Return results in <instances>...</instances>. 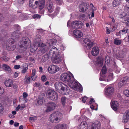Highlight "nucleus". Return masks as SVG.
<instances>
[{
	"label": "nucleus",
	"mask_w": 129,
	"mask_h": 129,
	"mask_svg": "<svg viewBox=\"0 0 129 129\" xmlns=\"http://www.w3.org/2000/svg\"><path fill=\"white\" fill-rule=\"evenodd\" d=\"M59 52L57 48L54 47L52 48L50 50V55H51V58L53 59V61L57 63L60 62L62 58L59 55Z\"/></svg>",
	"instance_id": "obj_1"
},
{
	"label": "nucleus",
	"mask_w": 129,
	"mask_h": 129,
	"mask_svg": "<svg viewBox=\"0 0 129 129\" xmlns=\"http://www.w3.org/2000/svg\"><path fill=\"white\" fill-rule=\"evenodd\" d=\"M47 96L49 100L52 101H56L58 99L57 93L54 90L51 89L47 91Z\"/></svg>",
	"instance_id": "obj_2"
},
{
	"label": "nucleus",
	"mask_w": 129,
	"mask_h": 129,
	"mask_svg": "<svg viewBox=\"0 0 129 129\" xmlns=\"http://www.w3.org/2000/svg\"><path fill=\"white\" fill-rule=\"evenodd\" d=\"M60 79L63 82L69 83L73 79V76L68 73H64L61 74L60 77Z\"/></svg>",
	"instance_id": "obj_3"
},
{
	"label": "nucleus",
	"mask_w": 129,
	"mask_h": 129,
	"mask_svg": "<svg viewBox=\"0 0 129 129\" xmlns=\"http://www.w3.org/2000/svg\"><path fill=\"white\" fill-rule=\"evenodd\" d=\"M69 86L72 88H74L76 90H82V87L81 85L78 82L74 80L71 81L69 83Z\"/></svg>",
	"instance_id": "obj_4"
},
{
	"label": "nucleus",
	"mask_w": 129,
	"mask_h": 129,
	"mask_svg": "<svg viewBox=\"0 0 129 129\" xmlns=\"http://www.w3.org/2000/svg\"><path fill=\"white\" fill-rule=\"evenodd\" d=\"M14 40L12 39L8 40L6 42V48L7 49L10 51H13L16 48L15 45H14Z\"/></svg>",
	"instance_id": "obj_5"
},
{
	"label": "nucleus",
	"mask_w": 129,
	"mask_h": 129,
	"mask_svg": "<svg viewBox=\"0 0 129 129\" xmlns=\"http://www.w3.org/2000/svg\"><path fill=\"white\" fill-rule=\"evenodd\" d=\"M83 23L80 21H74L71 23L72 27L73 28H80L82 27Z\"/></svg>",
	"instance_id": "obj_6"
},
{
	"label": "nucleus",
	"mask_w": 129,
	"mask_h": 129,
	"mask_svg": "<svg viewBox=\"0 0 129 129\" xmlns=\"http://www.w3.org/2000/svg\"><path fill=\"white\" fill-rule=\"evenodd\" d=\"M22 41L21 43V44L20 46V47L23 48L25 49H26L30 42V40L29 39L26 37H23L22 38Z\"/></svg>",
	"instance_id": "obj_7"
},
{
	"label": "nucleus",
	"mask_w": 129,
	"mask_h": 129,
	"mask_svg": "<svg viewBox=\"0 0 129 129\" xmlns=\"http://www.w3.org/2000/svg\"><path fill=\"white\" fill-rule=\"evenodd\" d=\"M54 86L57 90H61L66 87V85L61 82L58 81L55 83Z\"/></svg>",
	"instance_id": "obj_8"
},
{
	"label": "nucleus",
	"mask_w": 129,
	"mask_h": 129,
	"mask_svg": "<svg viewBox=\"0 0 129 129\" xmlns=\"http://www.w3.org/2000/svg\"><path fill=\"white\" fill-rule=\"evenodd\" d=\"M48 70L49 73L53 74L59 70L57 66L50 65L48 67Z\"/></svg>",
	"instance_id": "obj_9"
},
{
	"label": "nucleus",
	"mask_w": 129,
	"mask_h": 129,
	"mask_svg": "<svg viewBox=\"0 0 129 129\" xmlns=\"http://www.w3.org/2000/svg\"><path fill=\"white\" fill-rule=\"evenodd\" d=\"M106 94L109 97L110 99L111 98V96L113 94V87L112 85H109L107 87L105 91Z\"/></svg>",
	"instance_id": "obj_10"
},
{
	"label": "nucleus",
	"mask_w": 129,
	"mask_h": 129,
	"mask_svg": "<svg viewBox=\"0 0 129 129\" xmlns=\"http://www.w3.org/2000/svg\"><path fill=\"white\" fill-rule=\"evenodd\" d=\"M128 78V77L127 76L122 78L118 83V87L120 88L122 86H124L126 83Z\"/></svg>",
	"instance_id": "obj_11"
},
{
	"label": "nucleus",
	"mask_w": 129,
	"mask_h": 129,
	"mask_svg": "<svg viewBox=\"0 0 129 129\" xmlns=\"http://www.w3.org/2000/svg\"><path fill=\"white\" fill-rule=\"evenodd\" d=\"M56 104L52 102H49L47 107V110L48 111H51L55 109L56 106Z\"/></svg>",
	"instance_id": "obj_12"
},
{
	"label": "nucleus",
	"mask_w": 129,
	"mask_h": 129,
	"mask_svg": "<svg viewBox=\"0 0 129 129\" xmlns=\"http://www.w3.org/2000/svg\"><path fill=\"white\" fill-rule=\"evenodd\" d=\"M54 129H69L68 125L65 124H58L56 125Z\"/></svg>",
	"instance_id": "obj_13"
},
{
	"label": "nucleus",
	"mask_w": 129,
	"mask_h": 129,
	"mask_svg": "<svg viewBox=\"0 0 129 129\" xmlns=\"http://www.w3.org/2000/svg\"><path fill=\"white\" fill-rule=\"evenodd\" d=\"M101 123L100 121H95L93 123L90 129H100Z\"/></svg>",
	"instance_id": "obj_14"
},
{
	"label": "nucleus",
	"mask_w": 129,
	"mask_h": 129,
	"mask_svg": "<svg viewBox=\"0 0 129 129\" xmlns=\"http://www.w3.org/2000/svg\"><path fill=\"white\" fill-rule=\"evenodd\" d=\"M79 11L82 12L85 11L88 9L87 4L85 3H83L80 5L79 6Z\"/></svg>",
	"instance_id": "obj_15"
},
{
	"label": "nucleus",
	"mask_w": 129,
	"mask_h": 129,
	"mask_svg": "<svg viewBox=\"0 0 129 129\" xmlns=\"http://www.w3.org/2000/svg\"><path fill=\"white\" fill-rule=\"evenodd\" d=\"M74 36L76 38H80L83 35L82 32L80 30H75L73 31Z\"/></svg>",
	"instance_id": "obj_16"
},
{
	"label": "nucleus",
	"mask_w": 129,
	"mask_h": 129,
	"mask_svg": "<svg viewBox=\"0 0 129 129\" xmlns=\"http://www.w3.org/2000/svg\"><path fill=\"white\" fill-rule=\"evenodd\" d=\"M45 4V0H38V4L37 5L40 10H42L44 7Z\"/></svg>",
	"instance_id": "obj_17"
},
{
	"label": "nucleus",
	"mask_w": 129,
	"mask_h": 129,
	"mask_svg": "<svg viewBox=\"0 0 129 129\" xmlns=\"http://www.w3.org/2000/svg\"><path fill=\"white\" fill-rule=\"evenodd\" d=\"M83 42L85 44L87 45V46L89 48L93 45V43L91 42L88 38H85L83 40Z\"/></svg>",
	"instance_id": "obj_18"
},
{
	"label": "nucleus",
	"mask_w": 129,
	"mask_h": 129,
	"mask_svg": "<svg viewBox=\"0 0 129 129\" xmlns=\"http://www.w3.org/2000/svg\"><path fill=\"white\" fill-rule=\"evenodd\" d=\"M99 51L98 48L97 47H94L92 49L91 54L94 56H96L99 54Z\"/></svg>",
	"instance_id": "obj_19"
},
{
	"label": "nucleus",
	"mask_w": 129,
	"mask_h": 129,
	"mask_svg": "<svg viewBox=\"0 0 129 129\" xmlns=\"http://www.w3.org/2000/svg\"><path fill=\"white\" fill-rule=\"evenodd\" d=\"M38 4V0H30L29 2V6L31 8H34Z\"/></svg>",
	"instance_id": "obj_20"
},
{
	"label": "nucleus",
	"mask_w": 129,
	"mask_h": 129,
	"mask_svg": "<svg viewBox=\"0 0 129 129\" xmlns=\"http://www.w3.org/2000/svg\"><path fill=\"white\" fill-rule=\"evenodd\" d=\"M5 85L7 87H11L13 85V82L10 79L8 80H5L4 82Z\"/></svg>",
	"instance_id": "obj_21"
},
{
	"label": "nucleus",
	"mask_w": 129,
	"mask_h": 129,
	"mask_svg": "<svg viewBox=\"0 0 129 129\" xmlns=\"http://www.w3.org/2000/svg\"><path fill=\"white\" fill-rule=\"evenodd\" d=\"M46 9L48 12L49 13H52L53 11V3H52L48 4L47 5Z\"/></svg>",
	"instance_id": "obj_22"
},
{
	"label": "nucleus",
	"mask_w": 129,
	"mask_h": 129,
	"mask_svg": "<svg viewBox=\"0 0 129 129\" xmlns=\"http://www.w3.org/2000/svg\"><path fill=\"white\" fill-rule=\"evenodd\" d=\"M65 87L64 89H62L61 90V93L64 95L69 94V92H70V89L67 85L66 87Z\"/></svg>",
	"instance_id": "obj_23"
},
{
	"label": "nucleus",
	"mask_w": 129,
	"mask_h": 129,
	"mask_svg": "<svg viewBox=\"0 0 129 129\" xmlns=\"http://www.w3.org/2000/svg\"><path fill=\"white\" fill-rule=\"evenodd\" d=\"M3 68L6 72L8 73H10L11 72V68L8 65L4 64L3 65Z\"/></svg>",
	"instance_id": "obj_24"
},
{
	"label": "nucleus",
	"mask_w": 129,
	"mask_h": 129,
	"mask_svg": "<svg viewBox=\"0 0 129 129\" xmlns=\"http://www.w3.org/2000/svg\"><path fill=\"white\" fill-rule=\"evenodd\" d=\"M49 119L51 121H54V120L57 121L58 120V118L57 117V115L56 114L53 113L50 115Z\"/></svg>",
	"instance_id": "obj_25"
},
{
	"label": "nucleus",
	"mask_w": 129,
	"mask_h": 129,
	"mask_svg": "<svg viewBox=\"0 0 129 129\" xmlns=\"http://www.w3.org/2000/svg\"><path fill=\"white\" fill-rule=\"evenodd\" d=\"M117 54H115V52H113V56L116 57V58H118L119 57L122 58L124 56V52L121 51L120 53L118 52Z\"/></svg>",
	"instance_id": "obj_26"
},
{
	"label": "nucleus",
	"mask_w": 129,
	"mask_h": 129,
	"mask_svg": "<svg viewBox=\"0 0 129 129\" xmlns=\"http://www.w3.org/2000/svg\"><path fill=\"white\" fill-rule=\"evenodd\" d=\"M50 51L48 53L47 55H46L43 56L42 59L41 60L42 62H45L46 61L48 58H49L50 57H51V55H50Z\"/></svg>",
	"instance_id": "obj_27"
},
{
	"label": "nucleus",
	"mask_w": 129,
	"mask_h": 129,
	"mask_svg": "<svg viewBox=\"0 0 129 129\" xmlns=\"http://www.w3.org/2000/svg\"><path fill=\"white\" fill-rule=\"evenodd\" d=\"M19 31L16 30V31L13 32L11 34L12 36L16 38H18L20 36V34Z\"/></svg>",
	"instance_id": "obj_28"
},
{
	"label": "nucleus",
	"mask_w": 129,
	"mask_h": 129,
	"mask_svg": "<svg viewBox=\"0 0 129 129\" xmlns=\"http://www.w3.org/2000/svg\"><path fill=\"white\" fill-rule=\"evenodd\" d=\"M123 120L124 121L129 120V111H126L125 112L123 116Z\"/></svg>",
	"instance_id": "obj_29"
},
{
	"label": "nucleus",
	"mask_w": 129,
	"mask_h": 129,
	"mask_svg": "<svg viewBox=\"0 0 129 129\" xmlns=\"http://www.w3.org/2000/svg\"><path fill=\"white\" fill-rule=\"evenodd\" d=\"M80 128L82 129H87V124L86 121H82L80 124Z\"/></svg>",
	"instance_id": "obj_30"
},
{
	"label": "nucleus",
	"mask_w": 129,
	"mask_h": 129,
	"mask_svg": "<svg viewBox=\"0 0 129 129\" xmlns=\"http://www.w3.org/2000/svg\"><path fill=\"white\" fill-rule=\"evenodd\" d=\"M57 42V41L54 39L49 40L48 41V43L49 44V46L54 45Z\"/></svg>",
	"instance_id": "obj_31"
},
{
	"label": "nucleus",
	"mask_w": 129,
	"mask_h": 129,
	"mask_svg": "<svg viewBox=\"0 0 129 129\" xmlns=\"http://www.w3.org/2000/svg\"><path fill=\"white\" fill-rule=\"evenodd\" d=\"M31 77H29L26 75L23 80V82L25 84H29L30 82Z\"/></svg>",
	"instance_id": "obj_32"
},
{
	"label": "nucleus",
	"mask_w": 129,
	"mask_h": 129,
	"mask_svg": "<svg viewBox=\"0 0 129 129\" xmlns=\"http://www.w3.org/2000/svg\"><path fill=\"white\" fill-rule=\"evenodd\" d=\"M119 105V104L118 102L113 101V110L115 111H117Z\"/></svg>",
	"instance_id": "obj_33"
},
{
	"label": "nucleus",
	"mask_w": 129,
	"mask_h": 129,
	"mask_svg": "<svg viewBox=\"0 0 129 129\" xmlns=\"http://www.w3.org/2000/svg\"><path fill=\"white\" fill-rule=\"evenodd\" d=\"M122 42V40H119L117 38L115 39L114 41V44L116 45H120L121 44Z\"/></svg>",
	"instance_id": "obj_34"
},
{
	"label": "nucleus",
	"mask_w": 129,
	"mask_h": 129,
	"mask_svg": "<svg viewBox=\"0 0 129 129\" xmlns=\"http://www.w3.org/2000/svg\"><path fill=\"white\" fill-rule=\"evenodd\" d=\"M41 36L38 35L35 37V43H38L41 40Z\"/></svg>",
	"instance_id": "obj_35"
},
{
	"label": "nucleus",
	"mask_w": 129,
	"mask_h": 129,
	"mask_svg": "<svg viewBox=\"0 0 129 129\" xmlns=\"http://www.w3.org/2000/svg\"><path fill=\"white\" fill-rule=\"evenodd\" d=\"M129 30L126 28H124L123 29L120 31V33L121 35L125 34L128 32Z\"/></svg>",
	"instance_id": "obj_36"
},
{
	"label": "nucleus",
	"mask_w": 129,
	"mask_h": 129,
	"mask_svg": "<svg viewBox=\"0 0 129 129\" xmlns=\"http://www.w3.org/2000/svg\"><path fill=\"white\" fill-rule=\"evenodd\" d=\"M43 98L40 96L37 100V102L39 105H42L43 103Z\"/></svg>",
	"instance_id": "obj_37"
},
{
	"label": "nucleus",
	"mask_w": 129,
	"mask_h": 129,
	"mask_svg": "<svg viewBox=\"0 0 129 129\" xmlns=\"http://www.w3.org/2000/svg\"><path fill=\"white\" fill-rule=\"evenodd\" d=\"M113 71L116 73L118 74L119 73L120 69L116 65L114 66V67H113Z\"/></svg>",
	"instance_id": "obj_38"
},
{
	"label": "nucleus",
	"mask_w": 129,
	"mask_h": 129,
	"mask_svg": "<svg viewBox=\"0 0 129 129\" xmlns=\"http://www.w3.org/2000/svg\"><path fill=\"white\" fill-rule=\"evenodd\" d=\"M97 62L98 63L101 64L102 66L103 65V61L102 59L99 57H98L97 58Z\"/></svg>",
	"instance_id": "obj_39"
},
{
	"label": "nucleus",
	"mask_w": 129,
	"mask_h": 129,
	"mask_svg": "<svg viewBox=\"0 0 129 129\" xmlns=\"http://www.w3.org/2000/svg\"><path fill=\"white\" fill-rule=\"evenodd\" d=\"M107 70L105 65H104L101 70L102 73L103 74H105L107 72Z\"/></svg>",
	"instance_id": "obj_40"
},
{
	"label": "nucleus",
	"mask_w": 129,
	"mask_h": 129,
	"mask_svg": "<svg viewBox=\"0 0 129 129\" xmlns=\"http://www.w3.org/2000/svg\"><path fill=\"white\" fill-rule=\"evenodd\" d=\"M28 69V66L27 64H26L25 66H23V70L22 71V72L23 74L25 73Z\"/></svg>",
	"instance_id": "obj_41"
},
{
	"label": "nucleus",
	"mask_w": 129,
	"mask_h": 129,
	"mask_svg": "<svg viewBox=\"0 0 129 129\" xmlns=\"http://www.w3.org/2000/svg\"><path fill=\"white\" fill-rule=\"evenodd\" d=\"M110 58L109 56H107L105 57V61L106 64H108L110 63Z\"/></svg>",
	"instance_id": "obj_42"
},
{
	"label": "nucleus",
	"mask_w": 129,
	"mask_h": 129,
	"mask_svg": "<svg viewBox=\"0 0 129 129\" xmlns=\"http://www.w3.org/2000/svg\"><path fill=\"white\" fill-rule=\"evenodd\" d=\"M66 98L65 97H63L61 99V102L63 106H64L66 101Z\"/></svg>",
	"instance_id": "obj_43"
},
{
	"label": "nucleus",
	"mask_w": 129,
	"mask_h": 129,
	"mask_svg": "<svg viewBox=\"0 0 129 129\" xmlns=\"http://www.w3.org/2000/svg\"><path fill=\"white\" fill-rule=\"evenodd\" d=\"M120 1V0H114L113 1V7H115L118 5Z\"/></svg>",
	"instance_id": "obj_44"
},
{
	"label": "nucleus",
	"mask_w": 129,
	"mask_h": 129,
	"mask_svg": "<svg viewBox=\"0 0 129 129\" xmlns=\"http://www.w3.org/2000/svg\"><path fill=\"white\" fill-rule=\"evenodd\" d=\"M57 12H55L52 14H47V15L51 17L52 18H53L55 16L57 15Z\"/></svg>",
	"instance_id": "obj_45"
},
{
	"label": "nucleus",
	"mask_w": 129,
	"mask_h": 129,
	"mask_svg": "<svg viewBox=\"0 0 129 129\" xmlns=\"http://www.w3.org/2000/svg\"><path fill=\"white\" fill-rule=\"evenodd\" d=\"M38 45L39 46L42 47L40 50L42 53H44L46 52V50L44 47H42V45L41 46L39 44Z\"/></svg>",
	"instance_id": "obj_46"
},
{
	"label": "nucleus",
	"mask_w": 129,
	"mask_h": 129,
	"mask_svg": "<svg viewBox=\"0 0 129 129\" xmlns=\"http://www.w3.org/2000/svg\"><path fill=\"white\" fill-rule=\"evenodd\" d=\"M13 26L14 28L15 29H16V30L18 31L20 30V26H19V25L18 24H15L14 25H13Z\"/></svg>",
	"instance_id": "obj_47"
},
{
	"label": "nucleus",
	"mask_w": 129,
	"mask_h": 129,
	"mask_svg": "<svg viewBox=\"0 0 129 129\" xmlns=\"http://www.w3.org/2000/svg\"><path fill=\"white\" fill-rule=\"evenodd\" d=\"M113 79V73H111L109 74L108 78V79L109 80H111Z\"/></svg>",
	"instance_id": "obj_48"
},
{
	"label": "nucleus",
	"mask_w": 129,
	"mask_h": 129,
	"mask_svg": "<svg viewBox=\"0 0 129 129\" xmlns=\"http://www.w3.org/2000/svg\"><path fill=\"white\" fill-rule=\"evenodd\" d=\"M41 17V15L38 14H34L33 15V17L34 18H39Z\"/></svg>",
	"instance_id": "obj_49"
},
{
	"label": "nucleus",
	"mask_w": 129,
	"mask_h": 129,
	"mask_svg": "<svg viewBox=\"0 0 129 129\" xmlns=\"http://www.w3.org/2000/svg\"><path fill=\"white\" fill-rule=\"evenodd\" d=\"M125 95L129 97V90H125L124 92Z\"/></svg>",
	"instance_id": "obj_50"
},
{
	"label": "nucleus",
	"mask_w": 129,
	"mask_h": 129,
	"mask_svg": "<svg viewBox=\"0 0 129 129\" xmlns=\"http://www.w3.org/2000/svg\"><path fill=\"white\" fill-rule=\"evenodd\" d=\"M1 59L2 61H7L8 59V58L7 56L1 57Z\"/></svg>",
	"instance_id": "obj_51"
},
{
	"label": "nucleus",
	"mask_w": 129,
	"mask_h": 129,
	"mask_svg": "<svg viewBox=\"0 0 129 129\" xmlns=\"http://www.w3.org/2000/svg\"><path fill=\"white\" fill-rule=\"evenodd\" d=\"M4 110V106L2 104L0 103V113H2Z\"/></svg>",
	"instance_id": "obj_52"
},
{
	"label": "nucleus",
	"mask_w": 129,
	"mask_h": 129,
	"mask_svg": "<svg viewBox=\"0 0 129 129\" xmlns=\"http://www.w3.org/2000/svg\"><path fill=\"white\" fill-rule=\"evenodd\" d=\"M28 59L31 62H33V63L35 62V60L34 57H29L28 58Z\"/></svg>",
	"instance_id": "obj_53"
},
{
	"label": "nucleus",
	"mask_w": 129,
	"mask_h": 129,
	"mask_svg": "<svg viewBox=\"0 0 129 129\" xmlns=\"http://www.w3.org/2000/svg\"><path fill=\"white\" fill-rule=\"evenodd\" d=\"M36 72V70L35 69H33L32 70V75L31 77V78H32V77L35 76V75Z\"/></svg>",
	"instance_id": "obj_54"
},
{
	"label": "nucleus",
	"mask_w": 129,
	"mask_h": 129,
	"mask_svg": "<svg viewBox=\"0 0 129 129\" xmlns=\"http://www.w3.org/2000/svg\"><path fill=\"white\" fill-rule=\"evenodd\" d=\"M41 79L42 81H46L47 80L46 76L44 75H43L41 77Z\"/></svg>",
	"instance_id": "obj_55"
},
{
	"label": "nucleus",
	"mask_w": 129,
	"mask_h": 129,
	"mask_svg": "<svg viewBox=\"0 0 129 129\" xmlns=\"http://www.w3.org/2000/svg\"><path fill=\"white\" fill-rule=\"evenodd\" d=\"M87 98L86 96H84L82 99V102L85 103L86 102V101L87 100Z\"/></svg>",
	"instance_id": "obj_56"
},
{
	"label": "nucleus",
	"mask_w": 129,
	"mask_h": 129,
	"mask_svg": "<svg viewBox=\"0 0 129 129\" xmlns=\"http://www.w3.org/2000/svg\"><path fill=\"white\" fill-rule=\"evenodd\" d=\"M24 0H18V3L20 5L23 4L24 3Z\"/></svg>",
	"instance_id": "obj_57"
},
{
	"label": "nucleus",
	"mask_w": 129,
	"mask_h": 129,
	"mask_svg": "<svg viewBox=\"0 0 129 129\" xmlns=\"http://www.w3.org/2000/svg\"><path fill=\"white\" fill-rule=\"evenodd\" d=\"M37 118L36 116H34L32 117H30L29 119V120H37Z\"/></svg>",
	"instance_id": "obj_58"
},
{
	"label": "nucleus",
	"mask_w": 129,
	"mask_h": 129,
	"mask_svg": "<svg viewBox=\"0 0 129 129\" xmlns=\"http://www.w3.org/2000/svg\"><path fill=\"white\" fill-rule=\"evenodd\" d=\"M34 85L37 87H39L41 86V84L39 83H37L36 82L34 84Z\"/></svg>",
	"instance_id": "obj_59"
},
{
	"label": "nucleus",
	"mask_w": 129,
	"mask_h": 129,
	"mask_svg": "<svg viewBox=\"0 0 129 129\" xmlns=\"http://www.w3.org/2000/svg\"><path fill=\"white\" fill-rule=\"evenodd\" d=\"M23 96L24 98L26 99L28 96V94L27 93L24 92L23 93Z\"/></svg>",
	"instance_id": "obj_60"
},
{
	"label": "nucleus",
	"mask_w": 129,
	"mask_h": 129,
	"mask_svg": "<svg viewBox=\"0 0 129 129\" xmlns=\"http://www.w3.org/2000/svg\"><path fill=\"white\" fill-rule=\"evenodd\" d=\"M4 92V90L3 88L0 87V96L2 95Z\"/></svg>",
	"instance_id": "obj_61"
},
{
	"label": "nucleus",
	"mask_w": 129,
	"mask_h": 129,
	"mask_svg": "<svg viewBox=\"0 0 129 129\" xmlns=\"http://www.w3.org/2000/svg\"><path fill=\"white\" fill-rule=\"evenodd\" d=\"M19 73L18 72H15L14 74V77L15 78L17 77L19 74Z\"/></svg>",
	"instance_id": "obj_62"
},
{
	"label": "nucleus",
	"mask_w": 129,
	"mask_h": 129,
	"mask_svg": "<svg viewBox=\"0 0 129 129\" xmlns=\"http://www.w3.org/2000/svg\"><path fill=\"white\" fill-rule=\"evenodd\" d=\"M95 102L94 100V99L93 98L91 99L90 100L89 102V103L90 104H92V103L93 102Z\"/></svg>",
	"instance_id": "obj_63"
},
{
	"label": "nucleus",
	"mask_w": 129,
	"mask_h": 129,
	"mask_svg": "<svg viewBox=\"0 0 129 129\" xmlns=\"http://www.w3.org/2000/svg\"><path fill=\"white\" fill-rule=\"evenodd\" d=\"M91 17H93L94 16V12L93 9H92V11L91 12Z\"/></svg>",
	"instance_id": "obj_64"
}]
</instances>
